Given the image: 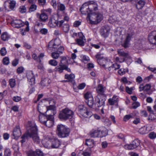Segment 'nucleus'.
Instances as JSON below:
<instances>
[{"label": "nucleus", "mask_w": 156, "mask_h": 156, "mask_svg": "<svg viewBox=\"0 0 156 156\" xmlns=\"http://www.w3.org/2000/svg\"><path fill=\"white\" fill-rule=\"evenodd\" d=\"M78 109L80 113L84 117H90L92 115V113L88 111L87 108L83 105H79Z\"/></svg>", "instance_id": "nucleus-6"}, {"label": "nucleus", "mask_w": 156, "mask_h": 156, "mask_svg": "<svg viewBox=\"0 0 156 156\" xmlns=\"http://www.w3.org/2000/svg\"><path fill=\"white\" fill-rule=\"evenodd\" d=\"M42 143L44 144V146L46 148H50L51 147V140H44L42 141Z\"/></svg>", "instance_id": "nucleus-26"}, {"label": "nucleus", "mask_w": 156, "mask_h": 156, "mask_svg": "<svg viewBox=\"0 0 156 156\" xmlns=\"http://www.w3.org/2000/svg\"><path fill=\"white\" fill-rule=\"evenodd\" d=\"M81 57L82 61L84 62H86L89 60V57L86 55H83L82 56H81Z\"/></svg>", "instance_id": "nucleus-46"}, {"label": "nucleus", "mask_w": 156, "mask_h": 156, "mask_svg": "<svg viewBox=\"0 0 156 156\" xmlns=\"http://www.w3.org/2000/svg\"><path fill=\"white\" fill-rule=\"evenodd\" d=\"M51 82V80L48 78H46L42 79L41 82L42 86H48Z\"/></svg>", "instance_id": "nucleus-25"}, {"label": "nucleus", "mask_w": 156, "mask_h": 156, "mask_svg": "<svg viewBox=\"0 0 156 156\" xmlns=\"http://www.w3.org/2000/svg\"><path fill=\"white\" fill-rule=\"evenodd\" d=\"M86 144L90 148L93 147L94 146V141L93 140H86Z\"/></svg>", "instance_id": "nucleus-31"}, {"label": "nucleus", "mask_w": 156, "mask_h": 156, "mask_svg": "<svg viewBox=\"0 0 156 156\" xmlns=\"http://www.w3.org/2000/svg\"><path fill=\"white\" fill-rule=\"evenodd\" d=\"M57 133L59 137L64 138L69 136L70 129L62 124L58 125L57 126Z\"/></svg>", "instance_id": "nucleus-2"}, {"label": "nucleus", "mask_w": 156, "mask_h": 156, "mask_svg": "<svg viewBox=\"0 0 156 156\" xmlns=\"http://www.w3.org/2000/svg\"><path fill=\"white\" fill-rule=\"evenodd\" d=\"M39 112L41 114L39 116V121L41 123L44 124L46 120H47L46 112L45 113H42L40 111H39Z\"/></svg>", "instance_id": "nucleus-23"}, {"label": "nucleus", "mask_w": 156, "mask_h": 156, "mask_svg": "<svg viewBox=\"0 0 156 156\" xmlns=\"http://www.w3.org/2000/svg\"><path fill=\"white\" fill-rule=\"evenodd\" d=\"M38 4L40 6H43L46 4V0H38Z\"/></svg>", "instance_id": "nucleus-51"}, {"label": "nucleus", "mask_w": 156, "mask_h": 156, "mask_svg": "<svg viewBox=\"0 0 156 156\" xmlns=\"http://www.w3.org/2000/svg\"><path fill=\"white\" fill-rule=\"evenodd\" d=\"M38 129L35 124L34 122H29L27 124V131L21 137L22 143L26 142L29 137L32 138L34 141L38 143L41 140L37 134Z\"/></svg>", "instance_id": "nucleus-1"}, {"label": "nucleus", "mask_w": 156, "mask_h": 156, "mask_svg": "<svg viewBox=\"0 0 156 156\" xmlns=\"http://www.w3.org/2000/svg\"><path fill=\"white\" fill-rule=\"evenodd\" d=\"M51 56L53 58L57 59L59 57V53L56 52H54L52 53Z\"/></svg>", "instance_id": "nucleus-43"}, {"label": "nucleus", "mask_w": 156, "mask_h": 156, "mask_svg": "<svg viewBox=\"0 0 156 156\" xmlns=\"http://www.w3.org/2000/svg\"><path fill=\"white\" fill-rule=\"evenodd\" d=\"M19 11L21 13H24L26 12V8L24 6H20L19 8Z\"/></svg>", "instance_id": "nucleus-47"}, {"label": "nucleus", "mask_w": 156, "mask_h": 156, "mask_svg": "<svg viewBox=\"0 0 156 156\" xmlns=\"http://www.w3.org/2000/svg\"><path fill=\"white\" fill-rule=\"evenodd\" d=\"M61 27L63 31L66 33L68 32L69 29V24L64 23L61 27Z\"/></svg>", "instance_id": "nucleus-30"}, {"label": "nucleus", "mask_w": 156, "mask_h": 156, "mask_svg": "<svg viewBox=\"0 0 156 156\" xmlns=\"http://www.w3.org/2000/svg\"><path fill=\"white\" fill-rule=\"evenodd\" d=\"M75 75L73 74H71L70 75L66 74L65 76V78L68 80L69 81L73 82L75 78Z\"/></svg>", "instance_id": "nucleus-28"}, {"label": "nucleus", "mask_w": 156, "mask_h": 156, "mask_svg": "<svg viewBox=\"0 0 156 156\" xmlns=\"http://www.w3.org/2000/svg\"><path fill=\"white\" fill-rule=\"evenodd\" d=\"M0 53L2 56H4L6 55V51L5 48L3 47L1 48L0 50Z\"/></svg>", "instance_id": "nucleus-60"}, {"label": "nucleus", "mask_w": 156, "mask_h": 156, "mask_svg": "<svg viewBox=\"0 0 156 156\" xmlns=\"http://www.w3.org/2000/svg\"><path fill=\"white\" fill-rule=\"evenodd\" d=\"M76 41L78 45L83 46L84 44L85 39L84 38H79L76 39Z\"/></svg>", "instance_id": "nucleus-29"}, {"label": "nucleus", "mask_w": 156, "mask_h": 156, "mask_svg": "<svg viewBox=\"0 0 156 156\" xmlns=\"http://www.w3.org/2000/svg\"><path fill=\"white\" fill-rule=\"evenodd\" d=\"M54 124V121L47 120L44 124L49 128L52 127Z\"/></svg>", "instance_id": "nucleus-36"}, {"label": "nucleus", "mask_w": 156, "mask_h": 156, "mask_svg": "<svg viewBox=\"0 0 156 156\" xmlns=\"http://www.w3.org/2000/svg\"><path fill=\"white\" fill-rule=\"evenodd\" d=\"M11 151L9 149L6 148L5 151L4 156H10Z\"/></svg>", "instance_id": "nucleus-50"}, {"label": "nucleus", "mask_w": 156, "mask_h": 156, "mask_svg": "<svg viewBox=\"0 0 156 156\" xmlns=\"http://www.w3.org/2000/svg\"><path fill=\"white\" fill-rule=\"evenodd\" d=\"M112 69H114V70L118 69L120 67V65L117 63L113 64L112 66Z\"/></svg>", "instance_id": "nucleus-56"}, {"label": "nucleus", "mask_w": 156, "mask_h": 156, "mask_svg": "<svg viewBox=\"0 0 156 156\" xmlns=\"http://www.w3.org/2000/svg\"><path fill=\"white\" fill-rule=\"evenodd\" d=\"M21 134L20 127L19 126H16L14 128L13 130V136L14 137L13 138L17 139L20 136Z\"/></svg>", "instance_id": "nucleus-12"}, {"label": "nucleus", "mask_w": 156, "mask_h": 156, "mask_svg": "<svg viewBox=\"0 0 156 156\" xmlns=\"http://www.w3.org/2000/svg\"><path fill=\"white\" fill-rule=\"evenodd\" d=\"M118 100L117 96L114 95L112 98L108 99V102L110 105H113L117 104Z\"/></svg>", "instance_id": "nucleus-22"}, {"label": "nucleus", "mask_w": 156, "mask_h": 156, "mask_svg": "<svg viewBox=\"0 0 156 156\" xmlns=\"http://www.w3.org/2000/svg\"><path fill=\"white\" fill-rule=\"evenodd\" d=\"M144 91L147 92L149 90L151 87V85L150 84H147L145 86H144Z\"/></svg>", "instance_id": "nucleus-49"}, {"label": "nucleus", "mask_w": 156, "mask_h": 156, "mask_svg": "<svg viewBox=\"0 0 156 156\" xmlns=\"http://www.w3.org/2000/svg\"><path fill=\"white\" fill-rule=\"evenodd\" d=\"M64 50V48L63 46H60L57 48V49H56V51L59 52V53H62L63 51Z\"/></svg>", "instance_id": "nucleus-59"}, {"label": "nucleus", "mask_w": 156, "mask_h": 156, "mask_svg": "<svg viewBox=\"0 0 156 156\" xmlns=\"http://www.w3.org/2000/svg\"><path fill=\"white\" fill-rule=\"evenodd\" d=\"M33 58L37 62L41 63V61L39 60V58H38V56H37L36 54H33L32 55Z\"/></svg>", "instance_id": "nucleus-52"}, {"label": "nucleus", "mask_w": 156, "mask_h": 156, "mask_svg": "<svg viewBox=\"0 0 156 156\" xmlns=\"http://www.w3.org/2000/svg\"><path fill=\"white\" fill-rule=\"evenodd\" d=\"M132 144L134 148L135 149L140 145V141L138 139H135L132 142Z\"/></svg>", "instance_id": "nucleus-34"}, {"label": "nucleus", "mask_w": 156, "mask_h": 156, "mask_svg": "<svg viewBox=\"0 0 156 156\" xmlns=\"http://www.w3.org/2000/svg\"><path fill=\"white\" fill-rule=\"evenodd\" d=\"M95 57L97 59V62L99 64L101 65V64L100 63L102 62L103 61V62H105L106 64L102 65V66L104 67H105L106 66H107L108 63H107L108 62L107 60H106L105 58H103V59L102 57L101 56V55L100 54H98L96 55Z\"/></svg>", "instance_id": "nucleus-18"}, {"label": "nucleus", "mask_w": 156, "mask_h": 156, "mask_svg": "<svg viewBox=\"0 0 156 156\" xmlns=\"http://www.w3.org/2000/svg\"><path fill=\"white\" fill-rule=\"evenodd\" d=\"M24 70V68L23 66H20L17 69L16 72L18 74H20L23 73Z\"/></svg>", "instance_id": "nucleus-48"}, {"label": "nucleus", "mask_w": 156, "mask_h": 156, "mask_svg": "<svg viewBox=\"0 0 156 156\" xmlns=\"http://www.w3.org/2000/svg\"><path fill=\"white\" fill-rule=\"evenodd\" d=\"M140 104L138 102H136L132 104V108L134 109H136L139 106Z\"/></svg>", "instance_id": "nucleus-63"}, {"label": "nucleus", "mask_w": 156, "mask_h": 156, "mask_svg": "<svg viewBox=\"0 0 156 156\" xmlns=\"http://www.w3.org/2000/svg\"><path fill=\"white\" fill-rule=\"evenodd\" d=\"M89 8L86 2L82 5L80 9V10L82 14L85 15L87 14L88 15L90 13Z\"/></svg>", "instance_id": "nucleus-16"}, {"label": "nucleus", "mask_w": 156, "mask_h": 156, "mask_svg": "<svg viewBox=\"0 0 156 156\" xmlns=\"http://www.w3.org/2000/svg\"><path fill=\"white\" fill-rule=\"evenodd\" d=\"M101 34L102 36H103L104 37H105L106 35V34L108 32V31L105 29L103 28L102 30H101Z\"/></svg>", "instance_id": "nucleus-54"}, {"label": "nucleus", "mask_w": 156, "mask_h": 156, "mask_svg": "<svg viewBox=\"0 0 156 156\" xmlns=\"http://www.w3.org/2000/svg\"><path fill=\"white\" fill-rule=\"evenodd\" d=\"M49 104H52V105H51L47 107L46 108L47 111L48 110H54L55 109V103L53 100H51L49 102Z\"/></svg>", "instance_id": "nucleus-27"}, {"label": "nucleus", "mask_w": 156, "mask_h": 156, "mask_svg": "<svg viewBox=\"0 0 156 156\" xmlns=\"http://www.w3.org/2000/svg\"><path fill=\"white\" fill-rule=\"evenodd\" d=\"M132 117V116L131 115H126L124 117L123 120L124 121H126Z\"/></svg>", "instance_id": "nucleus-55"}, {"label": "nucleus", "mask_w": 156, "mask_h": 156, "mask_svg": "<svg viewBox=\"0 0 156 156\" xmlns=\"http://www.w3.org/2000/svg\"><path fill=\"white\" fill-rule=\"evenodd\" d=\"M48 63L50 65L54 66H56L58 64L57 62L54 59L50 60L49 61Z\"/></svg>", "instance_id": "nucleus-44"}, {"label": "nucleus", "mask_w": 156, "mask_h": 156, "mask_svg": "<svg viewBox=\"0 0 156 156\" xmlns=\"http://www.w3.org/2000/svg\"><path fill=\"white\" fill-rule=\"evenodd\" d=\"M60 144V142L57 138H54L51 139V148H58Z\"/></svg>", "instance_id": "nucleus-20"}, {"label": "nucleus", "mask_w": 156, "mask_h": 156, "mask_svg": "<svg viewBox=\"0 0 156 156\" xmlns=\"http://www.w3.org/2000/svg\"><path fill=\"white\" fill-rule=\"evenodd\" d=\"M64 66L60 64H59L58 66H57L55 68V70L56 71L60 73H62L63 72Z\"/></svg>", "instance_id": "nucleus-33"}, {"label": "nucleus", "mask_w": 156, "mask_h": 156, "mask_svg": "<svg viewBox=\"0 0 156 156\" xmlns=\"http://www.w3.org/2000/svg\"><path fill=\"white\" fill-rule=\"evenodd\" d=\"M9 83L11 88L14 87L16 85V81L14 79H10L9 80Z\"/></svg>", "instance_id": "nucleus-42"}, {"label": "nucleus", "mask_w": 156, "mask_h": 156, "mask_svg": "<svg viewBox=\"0 0 156 156\" xmlns=\"http://www.w3.org/2000/svg\"><path fill=\"white\" fill-rule=\"evenodd\" d=\"M87 105L90 108H93L94 107V99L93 98H91L90 99L86 101Z\"/></svg>", "instance_id": "nucleus-35"}, {"label": "nucleus", "mask_w": 156, "mask_h": 156, "mask_svg": "<svg viewBox=\"0 0 156 156\" xmlns=\"http://www.w3.org/2000/svg\"><path fill=\"white\" fill-rule=\"evenodd\" d=\"M74 112L68 108L63 109L60 112L59 118L61 120H66L73 117Z\"/></svg>", "instance_id": "nucleus-3"}, {"label": "nucleus", "mask_w": 156, "mask_h": 156, "mask_svg": "<svg viewBox=\"0 0 156 156\" xmlns=\"http://www.w3.org/2000/svg\"><path fill=\"white\" fill-rule=\"evenodd\" d=\"M133 90V87L129 88L128 87H126V91L129 94H131L132 93V91Z\"/></svg>", "instance_id": "nucleus-61"}, {"label": "nucleus", "mask_w": 156, "mask_h": 156, "mask_svg": "<svg viewBox=\"0 0 156 156\" xmlns=\"http://www.w3.org/2000/svg\"><path fill=\"white\" fill-rule=\"evenodd\" d=\"M105 88L101 84L98 85L96 88V91L98 93L97 95L100 96H106L104 93L105 90Z\"/></svg>", "instance_id": "nucleus-15"}, {"label": "nucleus", "mask_w": 156, "mask_h": 156, "mask_svg": "<svg viewBox=\"0 0 156 156\" xmlns=\"http://www.w3.org/2000/svg\"><path fill=\"white\" fill-rule=\"evenodd\" d=\"M65 9V5L62 4H58V10L60 11H63Z\"/></svg>", "instance_id": "nucleus-39"}, {"label": "nucleus", "mask_w": 156, "mask_h": 156, "mask_svg": "<svg viewBox=\"0 0 156 156\" xmlns=\"http://www.w3.org/2000/svg\"><path fill=\"white\" fill-rule=\"evenodd\" d=\"M88 5V7L90 12H92L93 10L96 11L98 10L97 3L94 1H90L86 2Z\"/></svg>", "instance_id": "nucleus-13"}, {"label": "nucleus", "mask_w": 156, "mask_h": 156, "mask_svg": "<svg viewBox=\"0 0 156 156\" xmlns=\"http://www.w3.org/2000/svg\"><path fill=\"white\" fill-rule=\"evenodd\" d=\"M87 18L92 24L99 22L102 19V15L98 12H91L87 15Z\"/></svg>", "instance_id": "nucleus-4"}, {"label": "nucleus", "mask_w": 156, "mask_h": 156, "mask_svg": "<svg viewBox=\"0 0 156 156\" xmlns=\"http://www.w3.org/2000/svg\"><path fill=\"white\" fill-rule=\"evenodd\" d=\"M37 8V6L35 4L31 5L29 8V12H34L36 10Z\"/></svg>", "instance_id": "nucleus-40"}, {"label": "nucleus", "mask_w": 156, "mask_h": 156, "mask_svg": "<svg viewBox=\"0 0 156 156\" xmlns=\"http://www.w3.org/2000/svg\"><path fill=\"white\" fill-rule=\"evenodd\" d=\"M133 34L131 33V34H128L126 40L124 43L122 45L124 48H126L129 47V43L130 41Z\"/></svg>", "instance_id": "nucleus-19"}, {"label": "nucleus", "mask_w": 156, "mask_h": 156, "mask_svg": "<svg viewBox=\"0 0 156 156\" xmlns=\"http://www.w3.org/2000/svg\"><path fill=\"white\" fill-rule=\"evenodd\" d=\"M12 26L17 28H20L24 25V23L20 20H13L11 23Z\"/></svg>", "instance_id": "nucleus-14"}, {"label": "nucleus", "mask_w": 156, "mask_h": 156, "mask_svg": "<svg viewBox=\"0 0 156 156\" xmlns=\"http://www.w3.org/2000/svg\"><path fill=\"white\" fill-rule=\"evenodd\" d=\"M148 136L150 139H154L156 138L155 133L154 132H151L149 134Z\"/></svg>", "instance_id": "nucleus-62"}, {"label": "nucleus", "mask_w": 156, "mask_h": 156, "mask_svg": "<svg viewBox=\"0 0 156 156\" xmlns=\"http://www.w3.org/2000/svg\"><path fill=\"white\" fill-rule=\"evenodd\" d=\"M28 156H37L36 152L33 151H30L27 154Z\"/></svg>", "instance_id": "nucleus-57"}, {"label": "nucleus", "mask_w": 156, "mask_h": 156, "mask_svg": "<svg viewBox=\"0 0 156 156\" xmlns=\"http://www.w3.org/2000/svg\"><path fill=\"white\" fill-rule=\"evenodd\" d=\"M106 96L97 95L95 98V103L94 108H97L101 106H104Z\"/></svg>", "instance_id": "nucleus-7"}, {"label": "nucleus", "mask_w": 156, "mask_h": 156, "mask_svg": "<svg viewBox=\"0 0 156 156\" xmlns=\"http://www.w3.org/2000/svg\"><path fill=\"white\" fill-rule=\"evenodd\" d=\"M155 32L153 31L148 35V39L150 43L156 45V35H154Z\"/></svg>", "instance_id": "nucleus-17"}, {"label": "nucleus", "mask_w": 156, "mask_h": 156, "mask_svg": "<svg viewBox=\"0 0 156 156\" xmlns=\"http://www.w3.org/2000/svg\"><path fill=\"white\" fill-rule=\"evenodd\" d=\"M136 3V7L138 9H141L144 5L145 2L143 0H135Z\"/></svg>", "instance_id": "nucleus-21"}, {"label": "nucleus", "mask_w": 156, "mask_h": 156, "mask_svg": "<svg viewBox=\"0 0 156 156\" xmlns=\"http://www.w3.org/2000/svg\"><path fill=\"white\" fill-rule=\"evenodd\" d=\"M21 98L18 96H15L13 97V100L16 102H19L21 100Z\"/></svg>", "instance_id": "nucleus-64"}, {"label": "nucleus", "mask_w": 156, "mask_h": 156, "mask_svg": "<svg viewBox=\"0 0 156 156\" xmlns=\"http://www.w3.org/2000/svg\"><path fill=\"white\" fill-rule=\"evenodd\" d=\"M117 51L119 55L123 57L122 59H121V60H120L119 57H116L115 60L117 62L119 61L120 62H123L126 58H130V56L128 53H126L124 52L123 50L122 49H118Z\"/></svg>", "instance_id": "nucleus-10"}, {"label": "nucleus", "mask_w": 156, "mask_h": 156, "mask_svg": "<svg viewBox=\"0 0 156 156\" xmlns=\"http://www.w3.org/2000/svg\"><path fill=\"white\" fill-rule=\"evenodd\" d=\"M60 44V41L58 39L51 40L49 43L47 48L48 51H55Z\"/></svg>", "instance_id": "nucleus-5"}, {"label": "nucleus", "mask_w": 156, "mask_h": 156, "mask_svg": "<svg viewBox=\"0 0 156 156\" xmlns=\"http://www.w3.org/2000/svg\"><path fill=\"white\" fill-rule=\"evenodd\" d=\"M26 76L30 85H32L35 83V77L32 71H28L27 73Z\"/></svg>", "instance_id": "nucleus-11"}, {"label": "nucleus", "mask_w": 156, "mask_h": 156, "mask_svg": "<svg viewBox=\"0 0 156 156\" xmlns=\"http://www.w3.org/2000/svg\"><path fill=\"white\" fill-rule=\"evenodd\" d=\"M9 4L10 8L12 9L14 8L15 6L16 2L14 1H10Z\"/></svg>", "instance_id": "nucleus-45"}, {"label": "nucleus", "mask_w": 156, "mask_h": 156, "mask_svg": "<svg viewBox=\"0 0 156 156\" xmlns=\"http://www.w3.org/2000/svg\"><path fill=\"white\" fill-rule=\"evenodd\" d=\"M61 60L59 64L62 66H66V64L68 63V62L67 60V58L65 56L61 57Z\"/></svg>", "instance_id": "nucleus-32"}, {"label": "nucleus", "mask_w": 156, "mask_h": 156, "mask_svg": "<svg viewBox=\"0 0 156 156\" xmlns=\"http://www.w3.org/2000/svg\"><path fill=\"white\" fill-rule=\"evenodd\" d=\"M64 23L63 20L58 21L55 18L54 16L51 17L48 22V25L51 27L54 28L57 26L61 27Z\"/></svg>", "instance_id": "nucleus-8"}, {"label": "nucleus", "mask_w": 156, "mask_h": 156, "mask_svg": "<svg viewBox=\"0 0 156 156\" xmlns=\"http://www.w3.org/2000/svg\"><path fill=\"white\" fill-rule=\"evenodd\" d=\"M41 13L40 14L39 13H36V16L37 18L39 19V21L45 22L48 20V16L47 14L45 13V12L48 11L51 12L50 9L44 10V11L43 10H41Z\"/></svg>", "instance_id": "nucleus-9"}, {"label": "nucleus", "mask_w": 156, "mask_h": 156, "mask_svg": "<svg viewBox=\"0 0 156 156\" xmlns=\"http://www.w3.org/2000/svg\"><path fill=\"white\" fill-rule=\"evenodd\" d=\"M90 135L92 137H100L101 136L99 133V130H92L90 133Z\"/></svg>", "instance_id": "nucleus-24"}, {"label": "nucleus", "mask_w": 156, "mask_h": 156, "mask_svg": "<svg viewBox=\"0 0 156 156\" xmlns=\"http://www.w3.org/2000/svg\"><path fill=\"white\" fill-rule=\"evenodd\" d=\"M36 154L38 156H44V155L42 151L38 149L36 150Z\"/></svg>", "instance_id": "nucleus-58"}, {"label": "nucleus", "mask_w": 156, "mask_h": 156, "mask_svg": "<svg viewBox=\"0 0 156 156\" xmlns=\"http://www.w3.org/2000/svg\"><path fill=\"white\" fill-rule=\"evenodd\" d=\"M84 96L86 101L90 99L91 98H93L91 93L89 92H87L85 94Z\"/></svg>", "instance_id": "nucleus-38"}, {"label": "nucleus", "mask_w": 156, "mask_h": 156, "mask_svg": "<svg viewBox=\"0 0 156 156\" xmlns=\"http://www.w3.org/2000/svg\"><path fill=\"white\" fill-rule=\"evenodd\" d=\"M123 147L126 150H131L134 149L132 143L130 144H126Z\"/></svg>", "instance_id": "nucleus-41"}, {"label": "nucleus", "mask_w": 156, "mask_h": 156, "mask_svg": "<svg viewBox=\"0 0 156 156\" xmlns=\"http://www.w3.org/2000/svg\"><path fill=\"white\" fill-rule=\"evenodd\" d=\"M3 63L4 65H8L9 62V58L8 57H5L3 59Z\"/></svg>", "instance_id": "nucleus-53"}, {"label": "nucleus", "mask_w": 156, "mask_h": 156, "mask_svg": "<svg viewBox=\"0 0 156 156\" xmlns=\"http://www.w3.org/2000/svg\"><path fill=\"white\" fill-rule=\"evenodd\" d=\"M9 36L6 32L3 33L1 36V38L3 41H6L9 39Z\"/></svg>", "instance_id": "nucleus-37"}]
</instances>
